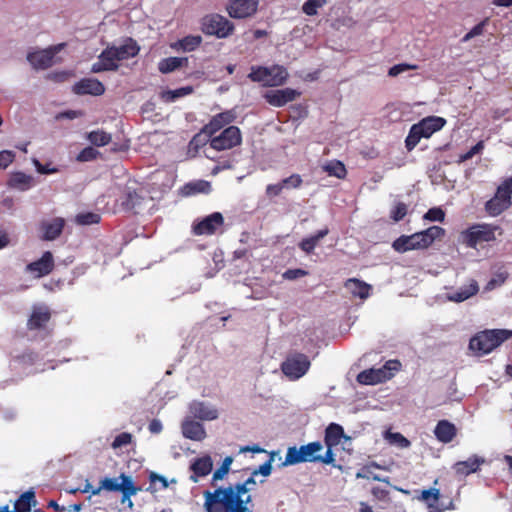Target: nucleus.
Wrapping results in <instances>:
<instances>
[{"label": "nucleus", "instance_id": "nucleus-35", "mask_svg": "<svg viewBox=\"0 0 512 512\" xmlns=\"http://www.w3.org/2000/svg\"><path fill=\"white\" fill-rule=\"evenodd\" d=\"M36 505L35 493L32 490L23 493L15 502L12 512H30Z\"/></svg>", "mask_w": 512, "mask_h": 512}, {"label": "nucleus", "instance_id": "nucleus-19", "mask_svg": "<svg viewBox=\"0 0 512 512\" xmlns=\"http://www.w3.org/2000/svg\"><path fill=\"white\" fill-rule=\"evenodd\" d=\"M72 91L77 95L100 96L105 92V87L95 78H84L73 85Z\"/></svg>", "mask_w": 512, "mask_h": 512}, {"label": "nucleus", "instance_id": "nucleus-14", "mask_svg": "<svg viewBox=\"0 0 512 512\" xmlns=\"http://www.w3.org/2000/svg\"><path fill=\"white\" fill-rule=\"evenodd\" d=\"M224 224V218L220 212H214L192 226L195 235H212L216 233Z\"/></svg>", "mask_w": 512, "mask_h": 512}, {"label": "nucleus", "instance_id": "nucleus-61", "mask_svg": "<svg viewBox=\"0 0 512 512\" xmlns=\"http://www.w3.org/2000/svg\"><path fill=\"white\" fill-rule=\"evenodd\" d=\"M36 170L40 174H53L57 173L58 169L55 167H50L49 165H43L40 163V161L36 158L32 160Z\"/></svg>", "mask_w": 512, "mask_h": 512}, {"label": "nucleus", "instance_id": "nucleus-25", "mask_svg": "<svg viewBox=\"0 0 512 512\" xmlns=\"http://www.w3.org/2000/svg\"><path fill=\"white\" fill-rule=\"evenodd\" d=\"M64 225L65 220L60 217L48 221H43L41 223V230L43 232L42 238L47 241L55 240L62 233Z\"/></svg>", "mask_w": 512, "mask_h": 512}, {"label": "nucleus", "instance_id": "nucleus-53", "mask_svg": "<svg viewBox=\"0 0 512 512\" xmlns=\"http://www.w3.org/2000/svg\"><path fill=\"white\" fill-rule=\"evenodd\" d=\"M302 184V178L299 174H293L281 181V185L284 186V189H296L299 188Z\"/></svg>", "mask_w": 512, "mask_h": 512}, {"label": "nucleus", "instance_id": "nucleus-32", "mask_svg": "<svg viewBox=\"0 0 512 512\" xmlns=\"http://www.w3.org/2000/svg\"><path fill=\"white\" fill-rule=\"evenodd\" d=\"M187 64V57H168L160 60L158 70L163 74H168L183 66H187Z\"/></svg>", "mask_w": 512, "mask_h": 512}, {"label": "nucleus", "instance_id": "nucleus-28", "mask_svg": "<svg viewBox=\"0 0 512 512\" xmlns=\"http://www.w3.org/2000/svg\"><path fill=\"white\" fill-rule=\"evenodd\" d=\"M434 434L440 442L449 443L456 436V427L447 420H440L435 427Z\"/></svg>", "mask_w": 512, "mask_h": 512}, {"label": "nucleus", "instance_id": "nucleus-62", "mask_svg": "<svg viewBox=\"0 0 512 512\" xmlns=\"http://www.w3.org/2000/svg\"><path fill=\"white\" fill-rule=\"evenodd\" d=\"M283 189H284V186L281 185V181L278 183H275V184H269L266 187V195L269 198L278 196V195H280V193L282 192Z\"/></svg>", "mask_w": 512, "mask_h": 512}, {"label": "nucleus", "instance_id": "nucleus-4", "mask_svg": "<svg viewBox=\"0 0 512 512\" xmlns=\"http://www.w3.org/2000/svg\"><path fill=\"white\" fill-rule=\"evenodd\" d=\"M248 78L253 82L261 83L263 86L275 87L286 82L288 72L285 67L280 65L271 67L252 66Z\"/></svg>", "mask_w": 512, "mask_h": 512}, {"label": "nucleus", "instance_id": "nucleus-48", "mask_svg": "<svg viewBox=\"0 0 512 512\" xmlns=\"http://www.w3.org/2000/svg\"><path fill=\"white\" fill-rule=\"evenodd\" d=\"M232 461H233V459L230 456L226 457L223 460L221 466L218 469H216V471L213 473L212 485H215L218 480H222L225 477V475L230 470Z\"/></svg>", "mask_w": 512, "mask_h": 512}, {"label": "nucleus", "instance_id": "nucleus-23", "mask_svg": "<svg viewBox=\"0 0 512 512\" xmlns=\"http://www.w3.org/2000/svg\"><path fill=\"white\" fill-rule=\"evenodd\" d=\"M213 468V461L209 455L196 458L190 465L192 474L190 480L194 483L198 482L199 478L209 475Z\"/></svg>", "mask_w": 512, "mask_h": 512}, {"label": "nucleus", "instance_id": "nucleus-29", "mask_svg": "<svg viewBox=\"0 0 512 512\" xmlns=\"http://www.w3.org/2000/svg\"><path fill=\"white\" fill-rule=\"evenodd\" d=\"M344 286L347 291L354 297L366 299L370 295L371 286L356 278L348 279Z\"/></svg>", "mask_w": 512, "mask_h": 512}, {"label": "nucleus", "instance_id": "nucleus-30", "mask_svg": "<svg viewBox=\"0 0 512 512\" xmlns=\"http://www.w3.org/2000/svg\"><path fill=\"white\" fill-rule=\"evenodd\" d=\"M478 291V283L475 280H472L469 285L463 286L457 291L447 294V299L452 302L460 303L474 296Z\"/></svg>", "mask_w": 512, "mask_h": 512}, {"label": "nucleus", "instance_id": "nucleus-31", "mask_svg": "<svg viewBox=\"0 0 512 512\" xmlns=\"http://www.w3.org/2000/svg\"><path fill=\"white\" fill-rule=\"evenodd\" d=\"M50 316V311L47 307H34L32 314L28 320V327L30 329L41 328L49 321Z\"/></svg>", "mask_w": 512, "mask_h": 512}, {"label": "nucleus", "instance_id": "nucleus-46", "mask_svg": "<svg viewBox=\"0 0 512 512\" xmlns=\"http://www.w3.org/2000/svg\"><path fill=\"white\" fill-rule=\"evenodd\" d=\"M142 200V197L135 191H128L125 195V199L123 200L122 205L127 210H136L140 206Z\"/></svg>", "mask_w": 512, "mask_h": 512}, {"label": "nucleus", "instance_id": "nucleus-37", "mask_svg": "<svg viewBox=\"0 0 512 512\" xmlns=\"http://www.w3.org/2000/svg\"><path fill=\"white\" fill-rule=\"evenodd\" d=\"M32 180L31 176L22 172H17L11 175L8 184L13 188L27 190L32 186Z\"/></svg>", "mask_w": 512, "mask_h": 512}, {"label": "nucleus", "instance_id": "nucleus-45", "mask_svg": "<svg viewBox=\"0 0 512 512\" xmlns=\"http://www.w3.org/2000/svg\"><path fill=\"white\" fill-rule=\"evenodd\" d=\"M185 188L188 194L196 193H209L211 191V184L205 180H198L195 182L188 183Z\"/></svg>", "mask_w": 512, "mask_h": 512}, {"label": "nucleus", "instance_id": "nucleus-43", "mask_svg": "<svg viewBox=\"0 0 512 512\" xmlns=\"http://www.w3.org/2000/svg\"><path fill=\"white\" fill-rule=\"evenodd\" d=\"M256 475H253V473L251 474V476L246 479L244 482L242 483H236L234 485H231L235 491H237V493L239 495H242V498H246L247 496H251L249 494V492L256 486V481L254 479Z\"/></svg>", "mask_w": 512, "mask_h": 512}, {"label": "nucleus", "instance_id": "nucleus-21", "mask_svg": "<svg viewBox=\"0 0 512 512\" xmlns=\"http://www.w3.org/2000/svg\"><path fill=\"white\" fill-rule=\"evenodd\" d=\"M118 62L119 60L115 56L114 51H112L111 47H107L98 56V61L92 65L91 71L93 73L115 71L119 67Z\"/></svg>", "mask_w": 512, "mask_h": 512}, {"label": "nucleus", "instance_id": "nucleus-60", "mask_svg": "<svg viewBox=\"0 0 512 512\" xmlns=\"http://www.w3.org/2000/svg\"><path fill=\"white\" fill-rule=\"evenodd\" d=\"M318 244V241L313 237H308V238H305L303 239L300 244H299V247L306 253H311L316 245Z\"/></svg>", "mask_w": 512, "mask_h": 512}, {"label": "nucleus", "instance_id": "nucleus-8", "mask_svg": "<svg viewBox=\"0 0 512 512\" xmlns=\"http://www.w3.org/2000/svg\"><path fill=\"white\" fill-rule=\"evenodd\" d=\"M512 197V177L506 179L498 186L493 198L488 200L485 204V211L490 216H498L511 205Z\"/></svg>", "mask_w": 512, "mask_h": 512}, {"label": "nucleus", "instance_id": "nucleus-51", "mask_svg": "<svg viewBox=\"0 0 512 512\" xmlns=\"http://www.w3.org/2000/svg\"><path fill=\"white\" fill-rule=\"evenodd\" d=\"M132 434L128 432H123L115 437L111 446L113 449H119L123 446H126L132 442Z\"/></svg>", "mask_w": 512, "mask_h": 512}, {"label": "nucleus", "instance_id": "nucleus-22", "mask_svg": "<svg viewBox=\"0 0 512 512\" xmlns=\"http://www.w3.org/2000/svg\"><path fill=\"white\" fill-rule=\"evenodd\" d=\"M54 268V259L50 251L44 252L42 257L27 265V271L34 274L36 278L48 275Z\"/></svg>", "mask_w": 512, "mask_h": 512}, {"label": "nucleus", "instance_id": "nucleus-59", "mask_svg": "<svg viewBox=\"0 0 512 512\" xmlns=\"http://www.w3.org/2000/svg\"><path fill=\"white\" fill-rule=\"evenodd\" d=\"M307 274L308 272L303 269H288L282 274V277L286 280H296L298 278L306 276Z\"/></svg>", "mask_w": 512, "mask_h": 512}, {"label": "nucleus", "instance_id": "nucleus-39", "mask_svg": "<svg viewBox=\"0 0 512 512\" xmlns=\"http://www.w3.org/2000/svg\"><path fill=\"white\" fill-rule=\"evenodd\" d=\"M88 141L98 147L109 144L112 140L111 134L103 130L91 131L87 134Z\"/></svg>", "mask_w": 512, "mask_h": 512}, {"label": "nucleus", "instance_id": "nucleus-33", "mask_svg": "<svg viewBox=\"0 0 512 512\" xmlns=\"http://www.w3.org/2000/svg\"><path fill=\"white\" fill-rule=\"evenodd\" d=\"M344 437V430L342 426L336 423H331L325 431V445L327 448L337 446L341 439Z\"/></svg>", "mask_w": 512, "mask_h": 512}, {"label": "nucleus", "instance_id": "nucleus-34", "mask_svg": "<svg viewBox=\"0 0 512 512\" xmlns=\"http://www.w3.org/2000/svg\"><path fill=\"white\" fill-rule=\"evenodd\" d=\"M202 42V37L199 35H189L186 36L170 45V47L174 50H182L186 52L194 51L196 48L200 46Z\"/></svg>", "mask_w": 512, "mask_h": 512}, {"label": "nucleus", "instance_id": "nucleus-54", "mask_svg": "<svg viewBox=\"0 0 512 512\" xmlns=\"http://www.w3.org/2000/svg\"><path fill=\"white\" fill-rule=\"evenodd\" d=\"M407 214V205L403 202H398L391 210V218L398 222L402 220Z\"/></svg>", "mask_w": 512, "mask_h": 512}, {"label": "nucleus", "instance_id": "nucleus-5", "mask_svg": "<svg viewBox=\"0 0 512 512\" xmlns=\"http://www.w3.org/2000/svg\"><path fill=\"white\" fill-rule=\"evenodd\" d=\"M323 450V445L319 441L310 442L300 447L291 446L287 449L282 467L292 466L305 462H318L319 453Z\"/></svg>", "mask_w": 512, "mask_h": 512}, {"label": "nucleus", "instance_id": "nucleus-20", "mask_svg": "<svg viewBox=\"0 0 512 512\" xmlns=\"http://www.w3.org/2000/svg\"><path fill=\"white\" fill-rule=\"evenodd\" d=\"M190 414L203 421H212L218 418V410L204 401H192L189 405Z\"/></svg>", "mask_w": 512, "mask_h": 512}, {"label": "nucleus", "instance_id": "nucleus-64", "mask_svg": "<svg viewBox=\"0 0 512 512\" xmlns=\"http://www.w3.org/2000/svg\"><path fill=\"white\" fill-rule=\"evenodd\" d=\"M483 28H484V24L483 23H480L476 26H474L464 37H463V41L464 42H467L468 40L472 39L473 37L475 36H478L480 34H482L483 32Z\"/></svg>", "mask_w": 512, "mask_h": 512}, {"label": "nucleus", "instance_id": "nucleus-2", "mask_svg": "<svg viewBox=\"0 0 512 512\" xmlns=\"http://www.w3.org/2000/svg\"><path fill=\"white\" fill-rule=\"evenodd\" d=\"M511 335L512 331L506 329L486 330L471 338L469 348L478 356L488 354Z\"/></svg>", "mask_w": 512, "mask_h": 512}, {"label": "nucleus", "instance_id": "nucleus-52", "mask_svg": "<svg viewBox=\"0 0 512 512\" xmlns=\"http://www.w3.org/2000/svg\"><path fill=\"white\" fill-rule=\"evenodd\" d=\"M444 218L445 212L439 207L429 209L424 215V219L429 221L443 222Z\"/></svg>", "mask_w": 512, "mask_h": 512}, {"label": "nucleus", "instance_id": "nucleus-38", "mask_svg": "<svg viewBox=\"0 0 512 512\" xmlns=\"http://www.w3.org/2000/svg\"><path fill=\"white\" fill-rule=\"evenodd\" d=\"M322 168L328 175L337 177L338 179H343L347 173L344 164L338 160L329 161L325 163Z\"/></svg>", "mask_w": 512, "mask_h": 512}, {"label": "nucleus", "instance_id": "nucleus-13", "mask_svg": "<svg viewBox=\"0 0 512 512\" xmlns=\"http://www.w3.org/2000/svg\"><path fill=\"white\" fill-rule=\"evenodd\" d=\"M242 136L240 129L236 126H229L218 136H212L210 147L217 151L232 149L241 144Z\"/></svg>", "mask_w": 512, "mask_h": 512}, {"label": "nucleus", "instance_id": "nucleus-24", "mask_svg": "<svg viewBox=\"0 0 512 512\" xmlns=\"http://www.w3.org/2000/svg\"><path fill=\"white\" fill-rule=\"evenodd\" d=\"M181 428L183 436L193 441H203L207 436L204 426L190 418L182 422Z\"/></svg>", "mask_w": 512, "mask_h": 512}, {"label": "nucleus", "instance_id": "nucleus-49", "mask_svg": "<svg viewBox=\"0 0 512 512\" xmlns=\"http://www.w3.org/2000/svg\"><path fill=\"white\" fill-rule=\"evenodd\" d=\"M275 455H276L275 451L270 452L269 453V459L265 463L260 465L258 469H255L253 471V475L261 474L264 477L269 476L271 474V471H272V462L275 459Z\"/></svg>", "mask_w": 512, "mask_h": 512}, {"label": "nucleus", "instance_id": "nucleus-9", "mask_svg": "<svg viewBox=\"0 0 512 512\" xmlns=\"http://www.w3.org/2000/svg\"><path fill=\"white\" fill-rule=\"evenodd\" d=\"M401 367L398 360H389L380 368H371L360 372L357 381L364 385H375L385 382L394 376V373Z\"/></svg>", "mask_w": 512, "mask_h": 512}, {"label": "nucleus", "instance_id": "nucleus-63", "mask_svg": "<svg viewBox=\"0 0 512 512\" xmlns=\"http://www.w3.org/2000/svg\"><path fill=\"white\" fill-rule=\"evenodd\" d=\"M72 76V73L69 71H61V72H55L48 75L49 79H52L57 82H63L69 79Z\"/></svg>", "mask_w": 512, "mask_h": 512}, {"label": "nucleus", "instance_id": "nucleus-57", "mask_svg": "<svg viewBox=\"0 0 512 512\" xmlns=\"http://www.w3.org/2000/svg\"><path fill=\"white\" fill-rule=\"evenodd\" d=\"M356 478L357 479H373L375 481H381V482H386L388 483V478H381L379 477L378 475L374 474L369 468H363L361 469L360 471H358L356 473Z\"/></svg>", "mask_w": 512, "mask_h": 512}, {"label": "nucleus", "instance_id": "nucleus-26", "mask_svg": "<svg viewBox=\"0 0 512 512\" xmlns=\"http://www.w3.org/2000/svg\"><path fill=\"white\" fill-rule=\"evenodd\" d=\"M484 462L485 459L483 457L473 455L469 457L467 460L455 463L453 469L456 474L466 476L471 473L477 472Z\"/></svg>", "mask_w": 512, "mask_h": 512}, {"label": "nucleus", "instance_id": "nucleus-40", "mask_svg": "<svg viewBox=\"0 0 512 512\" xmlns=\"http://www.w3.org/2000/svg\"><path fill=\"white\" fill-rule=\"evenodd\" d=\"M193 88L191 86L181 87L175 90H167L161 93V99L165 102H174L178 98L191 94Z\"/></svg>", "mask_w": 512, "mask_h": 512}, {"label": "nucleus", "instance_id": "nucleus-6", "mask_svg": "<svg viewBox=\"0 0 512 512\" xmlns=\"http://www.w3.org/2000/svg\"><path fill=\"white\" fill-rule=\"evenodd\" d=\"M498 230L499 227L492 224H475L461 233L462 242L468 247L476 248L482 243L494 241Z\"/></svg>", "mask_w": 512, "mask_h": 512}, {"label": "nucleus", "instance_id": "nucleus-42", "mask_svg": "<svg viewBox=\"0 0 512 512\" xmlns=\"http://www.w3.org/2000/svg\"><path fill=\"white\" fill-rule=\"evenodd\" d=\"M444 233L445 230L439 226H431L428 229L421 231L426 247L430 246L434 240L442 237Z\"/></svg>", "mask_w": 512, "mask_h": 512}, {"label": "nucleus", "instance_id": "nucleus-56", "mask_svg": "<svg viewBox=\"0 0 512 512\" xmlns=\"http://www.w3.org/2000/svg\"><path fill=\"white\" fill-rule=\"evenodd\" d=\"M414 69H417V65L401 63V64L392 66L388 71V75L391 77H396L405 71L414 70Z\"/></svg>", "mask_w": 512, "mask_h": 512}, {"label": "nucleus", "instance_id": "nucleus-10", "mask_svg": "<svg viewBox=\"0 0 512 512\" xmlns=\"http://www.w3.org/2000/svg\"><path fill=\"white\" fill-rule=\"evenodd\" d=\"M201 30L206 35L226 38L233 32L234 25L222 15L210 14L202 18Z\"/></svg>", "mask_w": 512, "mask_h": 512}, {"label": "nucleus", "instance_id": "nucleus-3", "mask_svg": "<svg viewBox=\"0 0 512 512\" xmlns=\"http://www.w3.org/2000/svg\"><path fill=\"white\" fill-rule=\"evenodd\" d=\"M445 124L446 120L442 117L428 116L412 125L405 140L407 150L411 151L414 149L421 138H429L435 132L441 130Z\"/></svg>", "mask_w": 512, "mask_h": 512}, {"label": "nucleus", "instance_id": "nucleus-17", "mask_svg": "<svg viewBox=\"0 0 512 512\" xmlns=\"http://www.w3.org/2000/svg\"><path fill=\"white\" fill-rule=\"evenodd\" d=\"M392 247L399 253L427 248L421 232L400 236L393 242Z\"/></svg>", "mask_w": 512, "mask_h": 512}, {"label": "nucleus", "instance_id": "nucleus-41", "mask_svg": "<svg viewBox=\"0 0 512 512\" xmlns=\"http://www.w3.org/2000/svg\"><path fill=\"white\" fill-rule=\"evenodd\" d=\"M384 439L390 444L400 448H408L410 441L404 437L401 433L386 431Z\"/></svg>", "mask_w": 512, "mask_h": 512}, {"label": "nucleus", "instance_id": "nucleus-18", "mask_svg": "<svg viewBox=\"0 0 512 512\" xmlns=\"http://www.w3.org/2000/svg\"><path fill=\"white\" fill-rule=\"evenodd\" d=\"M236 118V113L234 110H227L221 113L216 114L212 117L210 122L206 124L202 133L212 137L216 132L222 129L224 126L232 123Z\"/></svg>", "mask_w": 512, "mask_h": 512}, {"label": "nucleus", "instance_id": "nucleus-27", "mask_svg": "<svg viewBox=\"0 0 512 512\" xmlns=\"http://www.w3.org/2000/svg\"><path fill=\"white\" fill-rule=\"evenodd\" d=\"M111 49L119 61L136 56L140 50L137 43L131 38L126 39L120 46H111Z\"/></svg>", "mask_w": 512, "mask_h": 512}, {"label": "nucleus", "instance_id": "nucleus-44", "mask_svg": "<svg viewBox=\"0 0 512 512\" xmlns=\"http://www.w3.org/2000/svg\"><path fill=\"white\" fill-rule=\"evenodd\" d=\"M100 220V215L94 212H83L75 216V223L82 226L97 224Z\"/></svg>", "mask_w": 512, "mask_h": 512}, {"label": "nucleus", "instance_id": "nucleus-47", "mask_svg": "<svg viewBox=\"0 0 512 512\" xmlns=\"http://www.w3.org/2000/svg\"><path fill=\"white\" fill-rule=\"evenodd\" d=\"M327 0H306L302 6V11L308 16H314L318 9L325 6Z\"/></svg>", "mask_w": 512, "mask_h": 512}, {"label": "nucleus", "instance_id": "nucleus-16", "mask_svg": "<svg viewBox=\"0 0 512 512\" xmlns=\"http://www.w3.org/2000/svg\"><path fill=\"white\" fill-rule=\"evenodd\" d=\"M299 96L300 92L292 88L269 90L263 95L264 99L274 107H282Z\"/></svg>", "mask_w": 512, "mask_h": 512}, {"label": "nucleus", "instance_id": "nucleus-36", "mask_svg": "<svg viewBox=\"0 0 512 512\" xmlns=\"http://www.w3.org/2000/svg\"><path fill=\"white\" fill-rule=\"evenodd\" d=\"M419 499L425 502L430 509V512H441L442 510L438 508L437 504L440 499V492L438 489L430 488L428 490H423L421 492V496Z\"/></svg>", "mask_w": 512, "mask_h": 512}, {"label": "nucleus", "instance_id": "nucleus-7", "mask_svg": "<svg viewBox=\"0 0 512 512\" xmlns=\"http://www.w3.org/2000/svg\"><path fill=\"white\" fill-rule=\"evenodd\" d=\"M102 490L109 492H121L124 498L134 496L139 491L135 486L132 478L125 473H121L119 477L109 478L105 477L100 481L99 487L92 490V495H99Z\"/></svg>", "mask_w": 512, "mask_h": 512}, {"label": "nucleus", "instance_id": "nucleus-58", "mask_svg": "<svg viewBox=\"0 0 512 512\" xmlns=\"http://www.w3.org/2000/svg\"><path fill=\"white\" fill-rule=\"evenodd\" d=\"M15 153L11 150H3L0 152V168L6 169L14 160Z\"/></svg>", "mask_w": 512, "mask_h": 512}, {"label": "nucleus", "instance_id": "nucleus-12", "mask_svg": "<svg viewBox=\"0 0 512 512\" xmlns=\"http://www.w3.org/2000/svg\"><path fill=\"white\" fill-rule=\"evenodd\" d=\"M310 368V361L305 354L296 353L290 355L282 363V372L291 380L301 378Z\"/></svg>", "mask_w": 512, "mask_h": 512}, {"label": "nucleus", "instance_id": "nucleus-11", "mask_svg": "<svg viewBox=\"0 0 512 512\" xmlns=\"http://www.w3.org/2000/svg\"><path fill=\"white\" fill-rule=\"evenodd\" d=\"M65 46V43H60L46 49L30 52L27 55V60L34 69L45 70L60 61L56 55L62 51Z\"/></svg>", "mask_w": 512, "mask_h": 512}, {"label": "nucleus", "instance_id": "nucleus-15", "mask_svg": "<svg viewBox=\"0 0 512 512\" xmlns=\"http://www.w3.org/2000/svg\"><path fill=\"white\" fill-rule=\"evenodd\" d=\"M259 0H233L227 6V11L232 18H246L252 16L258 8Z\"/></svg>", "mask_w": 512, "mask_h": 512}, {"label": "nucleus", "instance_id": "nucleus-50", "mask_svg": "<svg viewBox=\"0 0 512 512\" xmlns=\"http://www.w3.org/2000/svg\"><path fill=\"white\" fill-rule=\"evenodd\" d=\"M100 155L99 151L89 146L84 148L77 156V160L80 162H88L96 159Z\"/></svg>", "mask_w": 512, "mask_h": 512}, {"label": "nucleus", "instance_id": "nucleus-1", "mask_svg": "<svg viewBox=\"0 0 512 512\" xmlns=\"http://www.w3.org/2000/svg\"><path fill=\"white\" fill-rule=\"evenodd\" d=\"M203 496L207 512H252L247 507L251 502V496L242 498L231 485L217 488L213 492L206 490Z\"/></svg>", "mask_w": 512, "mask_h": 512}, {"label": "nucleus", "instance_id": "nucleus-55", "mask_svg": "<svg viewBox=\"0 0 512 512\" xmlns=\"http://www.w3.org/2000/svg\"><path fill=\"white\" fill-rule=\"evenodd\" d=\"M483 149H484V142L483 141H479L476 145L471 147L469 151H467L466 153L460 155L459 163H462V162H465V161L471 159L476 154L481 153Z\"/></svg>", "mask_w": 512, "mask_h": 512}]
</instances>
